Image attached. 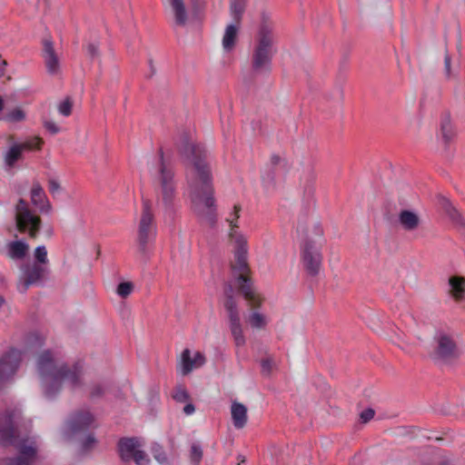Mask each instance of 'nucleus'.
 Masks as SVG:
<instances>
[{
	"label": "nucleus",
	"mask_w": 465,
	"mask_h": 465,
	"mask_svg": "<svg viewBox=\"0 0 465 465\" xmlns=\"http://www.w3.org/2000/svg\"><path fill=\"white\" fill-rule=\"evenodd\" d=\"M181 365H182V374L187 375L189 374L194 366L193 359L191 358V351L189 349H184L181 355Z\"/></svg>",
	"instance_id": "2f4dec72"
},
{
	"label": "nucleus",
	"mask_w": 465,
	"mask_h": 465,
	"mask_svg": "<svg viewBox=\"0 0 465 465\" xmlns=\"http://www.w3.org/2000/svg\"><path fill=\"white\" fill-rule=\"evenodd\" d=\"M20 145H22V149L25 151H32V150H40L42 144L44 143V141L40 137H32L27 139L26 141L23 143H18Z\"/></svg>",
	"instance_id": "c9c22d12"
},
{
	"label": "nucleus",
	"mask_w": 465,
	"mask_h": 465,
	"mask_svg": "<svg viewBox=\"0 0 465 465\" xmlns=\"http://www.w3.org/2000/svg\"><path fill=\"white\" fill-rule=\"evenodd\" d=\"M36 369L47 398L55 397L61 391L64 381H68L73 390L82 385V366L78 362L72 367L65 363L58 364L50 350L43 351L38 356Z\"/></svg>",
	"instance_id": "f03ea898"
},
{
	"label": "nucleus",
	"mask_w": 465,
	"mask_h": 465,
	"mask_svg": "<svg viewBox=\"0 0 465 465\" xmlns=\"http://www.w3.org/2000/svg\"><path fill=\"white\" fill-rule=\"evenodd\" d=\"M232 424L236 429H242L247 423V408L242 403L233 401L231 406Z\"/></svg>",
	"instance_id": "4be33fe9"
},
{
	"label": "nucleus",
	"mask_w": 465,
	"mask_h": 465,
	"mask_svg": "<svg viewBox=\"0 0 465 465\" xmlns=\"http://www.w3.org/2000/svg\"><path fill=\"white\" fill-rule=\"evenodd\" d=\"M24 152L22 145L18 143H14L4 155L5 164L8 168L15 167L17 162L24 159Z\"/></svg>",
	"instance_id": "5701e85b"
},
{
	"label": "nucleus",
	"mask_w": 465,
	"mask_h": 465,
	"mask_svg": "<svg viewBox=\"0 0 465 465\" xmlns=\"http://www.w3.org/2000/svg\"><path fill=\"white\" fill-rule=\"evenodd\" d=\"M43 125L51 134H56L60 132L59 126L51 120H44Z\"/></svg>",
	"instance_id": "09e8293b"
},
{
	"label": "nucleus",
	"mask_w": 465,
	"mask_h": 465,
	"mask_svg": "<svg viewBox=\"0 0 465 465\" xmlns=\"http://www.w3.org/2000/svg\"><path fill=\"white\" fill-rule=\"evenodd\" d=\"M277 166H282L283 168H286L287 161L284 158H282L278 154H272L270 158V167L276 168Z\"/></svg>",
	"instance_id": "49530a36"
},
{
	"label": "nucleus",
	"mask_w": 465,
	"mask_h": 465,
	"mask_svg": "<svg viewBox=\"0 0 465 465\" xmlns=\"http://www.w3.org/2000/svg\"><path fill=\"white\" fill-rule=\"evenodd\" d=\"M7 65V62L0 56V77L5 74V66ZM4 109V100L0 96V112H2Z\"/></svg>",
	"instance_id": "13d9d810"
},
{
	"label": "nucleus",
	"mask_w": 465,
	"mask_h": 465,
	"mask_svg": "<svg viewBox=\"0 0 465 465\" xmlns=\"http://www.w3.org/2000/svg\"><path fill=\"white\" fill-rule=\"evenodd\" d=\"M203 456V448L200 443L193 442L191 444L189 459L193 465H200Z\"/></svg>",
	"instance_id": "473e14b6"
},
{
	"label": "nucleus",
	"mask_w": 465,
	"mask_h": 465,
	"mask_svg": "<svg viewBox=\"0 0 465 465\" xmlns=\"http://www.w3.org/2000/svg\"><path fill=\"white\" fill-rule=\"evenodd\" d=\"M227 222L231 225V231H230L229 235L231 238H234V240H235L237 235H242L241 233H237L235 231V229L238 228V225H237V223H233V221L231 220L230 218H227Z\"/></svg>",
	"instance_id": "bf43d9fd"
},
{
	"label": "nucleus",
	"mask_w": 465,
	"mask_h": 465,
	"mask_svg": "<svg viewBox=\"0 0 465 465\" xmlns=\"http://www.w3.org/2000/svg\"><path fill=\"white\" fill-rule=\"evenodd\" d=\"M173 398L177 402H185L190 399V395L183 386L179 385L175 387Z\"/></svg>",
	"instance_id": "79ce46f5"
},
{
	"label": "nucleus",
	"mask_w": 465,
	"mask_h": 465,
	"mask_svg": "<svg viewBox=\"0 0 465 465\" xmlns=\"http://www.w3.org/2000/svg\"><path fill=\"white\" fill-rule=\"evenodd\" d=\"M247 240L243 235H237L235 239V251L234 257L236 261V267L241 272L249 271L247 262Z\"/></svg>",
	"instance_id": "a211bd4d"
},
{
	"label": "nucleus",
	"mask_w": 465,
	"mask_h": 465,
	"mask_svg": "<svg viewBox=\"0 0 465 465\" xmlns=\"http://www.w3.org/2000/svg\"><path fill=\"white\" fill-rule=\"evenodd\" d=\"M237 283L239 292L242 294L244 299L255 308L262 305V300L254 292L252 288V282L250 277L240 274L237 277Z\"/></svg>",
	"instance_id": "4468645a"
},
{
	"label": "nucleus",
	"mask_w": 465,
	"mask_h": 465,
	"mask_svg": "<svg viewBox=\"0 0 465 465\" xmlns=\"http://www.w3.org/2000/svg\"><path fill=\"white\" fill-rule=\"evenodd\" d=\"M94 421V415L87 411H80L72 415L69 427L72 432L87 430Z\"/></svg>",
	"instance_id": "dca6fc26"
},
{
	"label": "nucleus",
	"mask_w": 465,
	"mask_h": 465,
	"mask_svg": "<svg viewBox=\"0 0 465 465\" xmlns=\"http://www.w3.org/2000/svg\"><path fill=\"white\" fill-rule=\"evenodd\" d=\"M238 26L236 25H229L225 28L223 37V47L225 51L229 52L233 49L237 38Z\"/></svg>",
	"instance_id": "a878e982"
},
{
	"label": "nucleus",
	"mask_w": 465,
	"mask_h": 465,
	"mask_svg": "<svg viewBox=\"0 0 465 465\" xmlns=\"http://www.w3.org/2000/svg\"><path fill=\"white\" fill-rule=\"evenodd\" d=\"M21 360V351L16 349H10L0 358V388L16 372Z\"/></svg>",
	"instance_id": "9b49d317"
},
{
	"label": "nucleus",
	"mask_w": 465,
	"mask_h": 465,
	"mask_svg": "<svg viewBox=\"0 0 465 465\" xmlns=\"http://www.w3.org/2000/svg\"><path fill=\"white\" fill-rule=\"evenodd\" d=\"M15 227L21 233H27L32 239H35L42 228V219L36 215L28 206L27 202L20 198L15 207Z\"/></svg>",
	"instance_id": "0eeeda50"
},
{
	"label": "nucleus",
	"mask_w": 465,
	"mask_h": 465,
	"mask_svg": "<svg viewBox=\"0 0 465 465\" xmlns=\"http://www.w3.org/2000/svg\"><path fill=\"white\" fill-rule=\"evenodd\" d=\"M450 295L456 301L465 300V277L453 275L449 278Z\"/></svg>",
	"instance_id": "412c9836"
},
{
	"label": "nucleus",
	"mask_w": 465,
	"mask_h": 465,
	"mask_svg": "<svg viewBox=\"0 0 465 465\" xmlns=\"http://www.w3.org/2000/svg\"><path fill=\"white\" fill-rule=\"evenodd\" d=\"M5 298L3 296H0V307L5 303Z\"/></svg>",
	"instance_id": "69168bd1"
},
{
	"label": "nucleus",
	"mask_w": 465,
	"mask_h": 465,
	"mask_svg": "<svg viewBox=\"0 0 465 465\" xmlns=\"http://www.w3.org/2000/svg\"><path fill=\"white\" fill-rule=\"evenodd\" d=\"M139 445L135 437L120 438L117 443V451L121 460L124 462L131 460Z\"/></svg>",
	"instance_id": "f3484780"
},
{
	"label": "nucleus",
	"mask_w": 465,
	"mask_h": 465,
	"mask_svg": "<svg viewBox=\"0 0 465 465\" xmlns=\"http://www.w3.org/2000/svg\"><path fill=\"white\" fill-rule=\"evenodd\" d=\"M179 152L187 160L185 180L191 210L200 223L214 228L218 219L217 204L207 151L202 144L185 140Z\"/></svg>",
	"instance_id": "f257e3e1"
},
{
	"label": "nucleus",
	"mask_w": 465,
	"mask_h": 465,
	"mask_svg": "<svg viewBox=\"0 0 465 465\" xmlns=\"http://www.w3.org/2000/svg\"><path fill=\"white\" fill-rule=\"evenodd\" d=\"M247 6V0H231L230 13L234 22L239 25Z\"/></svg>",
	"instance_id": "cd10ccee"
},
{
	"label": "nucleus",
	"mask_w": 465,
	"mask_h": 465,
	"mask_svg": "<svg viewBox=\"0 0 465 465\" xmlns=\"http://www.w3.org/2000/svg\"><path fill=\"white\" fill-rule=\"evenodd\" d=\"M173 12L174 23L178 26H184L187 23L188 14L183 0H169Z\"/></svg>",
	"instance_id": "b1692460"
},
{
	"label": "nucleus",
	"mask_w": 465,
	"mask_h": 465,
	"mask_svg": "<svg viewBox=\"0 0 465 465\" xmlns=\"http://www.w3.org/2000/svg\"><path fill=\"white\" fill-rule=\"evenodd\" d=\"M249 324L255 329H263L267 325V319L262 313L253 312L248 318Z\"/></svg>",
	"instance_id": "72a5a7b5"
},
{
	"label": "nucleus",
	"mask_w": 465,
	"mask_h": 465,
	"mask_svg": "<svg viewBox=\"0 0 465 465\" xmlns=\"http://www.w3.org/2000/svg\"><path fill=\"white\" fill-rule=\"evenodd\" d=\"M192 1V9L193 16L201 20L203 15V12L205 9L206 3L204 0H191Z\"/></svg>",
	"instance_id": "4c0bfd02"
},
{
	"label": "nucleus",
	"mask_w": 465,
	"mask_h": 465,
	"mask_svg": "<svg viewBox=\"0 0 465 465\" xmlns=\"http://www.w3.org/2000/svg\"><path fill=\"white\" fill-rule=\"evenodd\" d=\"M16 411L15 410H5L0 414V443L1 445H15L18 432L15 424Z\"/></svg>",
	"instance_id": "9d476101"
},
{
	"label": "nucleus",
	"mask_w": 465,
	"mask_h": 465,
	"mask_svg": "<svg viewBox=\"0 0 465 465\" xmlns=\"http://www.w3.org/2000/svg\"><path fill=\"white\" fill-rule=\"evenodd\" d=\"M275 179H276L275 168L270 167V170L265 173L263 180L265 183L274 186Z\"/></svg>",
	"instance_id": "3c124183"
},
{
	"label": "nucleus",
	"mask_w": 465,
	"mask_h": 465,
	"mask_svg": "<svg viewBox=\"0 0 465 465\" xmlns=\"http://www.w3.org/2000/svg\"><path fill=\"white\" fill-rule=\"evenodd\" d=\"M315 180L316 174L313 171H311L303 186V195L308 201L314 199V194L316 191Z\"/></svg>",
	"instance_id": "c85d7f7f"
},
{
	"label": "nucleus",
	"mask_w": 465,
	"mask_h": 465,
	"mask_svg": "<svg viewBox=\"0 0 465 465\" xmlns=\"http://www.w3.org/2000/svg\"><path fill=\"white\" fill-rule=\"evenodd\" d=\"M301 255L302 265L307 274L311 277L317 276L322 268V254L315 242L306 239L302 245Z\"/></svg>",
	"instance_id": "6e6552de"
},
{
	"label": "nucleus",
	"mask_w": 465,
	"mask_h": 465,
	"mask_svg": "<svg viewBox=\"0 0 465 465\" xmlns=\"http://www.w3.org/2000/svg\"><path fill=\"white\" fill-rule=\"evenodd\" d=\"M148 65L150 68V74L147 77L152 78L156 74V67L154 65L153 58L148 59Z\"/></svg>",
	"instance_id": "680f3d73"
},
{
	"label": "nucleus",
	"mask_w": 465,
	"mask_h": 465,
	"mask_svg": "<svg viewBox=\"0 0 465 465\" xmlns=\"http://www.w3.org/2000/svg\"><path fill=\"white\" fill-rule=\"evenodd\" d=\"M398 222L402 230L414 232L420 227L421 220L414 211L404 209L399 213Z\"/></svg>",
	"instance_id": "aec40b11"
},
{
	"label": "nucleus",
	"mask_w": 465,
	"mask_h": 465,
	"mask_svg": "<svg viewBox=\"0 0 465 465\" xmlns=\"http://www.w3.org/2000/svg\"><path fill=\"white\" fill-rule=\"evenodd\" d=\"M439 203L452 225L460 232H465V217L457 210L446 197H440Z\"/></svg>",
	"instance_id": "ddd939ff"
},
{
	"label": "nucleus",
	"mask_w": 465,
	"mask_h": 465,
	"mask_svg": "<svg viewBox=\"0 0 465 465\" xmlns=\"http://www.w3.org/2000/svg\"><path fill=\"white\" fill-rule=\"evenodd\" d=\"M273 28L270 15L262 11L252 57V69L256 74H270L272 71V57L276 54Z\"/></svg>",
	"instance_id": "7ed1b4c3"
},
{
	"label": "nucleus",
	"mask_w": 465,
	"mask_h": 465,
	"mask_svg": "<svg viewBox=\"0 0 465 465\" xmlns=\"http://www.w3.org/2000/svg\"><path fill=\"white\" fill-rule=\"evenodd\" d=\"M237 459L239 460L238 465H241V463H244L246 461L245 457L242 455H239Z\"/></svg>",
	"instance_id": "0e129e2a"
},
{
	"label": "nucleus",
	"mask_w": 465,
	"mask_h": 465,
	"mask_svg": "<svg viewBox=\"0 0 465 465\" xmlns=\"http://www.w3.org/2000/svg\"><path fill=\"white\" fill-rule=\"evenodd\" d=\"M28 244L23 241H13L8 243V252L12 259H24L28 252Z\"/></svg>",
	"instance_id": "393cba45"
},
{
	"label": "nucleus",
	"mask_w": 465,
	"mask_h": 465,
	"mask_svg": "<svg viewBox=\"0 0 465 465\" xmlns=\"http://www.w3.org/2000/svg\"><path fill=\"white\" fill-rule=\"evenodd\" d=\"M87 54L93 60L100 55L99 46L97 44L90 43L87 45Z\"/></svg>",
	"instance_id": "8fccbe9b"
},
{
	"label": "nucleus",
	"mask_w": 465,
	"mask_h": 465,
	"mask_svg": "<svg viewBox=\"0 0 465 465\" xmlns=\"http://www.w3.org/2000/svg\"><path fill=\"white\" fill-rule=\"evenodd\" d=\"M18 455L0 460V465H33L37 458L38 449L35 440L23 439L16 445Z\"/></svg>",
	"instance_id": "1a4fd4ad"
},
{
	"label": "nucleus",
	"mask_w": 465,
	"mask_h": 465,
	"mask_svg": "<svg viewBox=\"0 0 465 465\" xmlns=\"http://www.w3.org/2000/svg\"><path fill=\"white\" fill-rule=\"evenodd\" d=\"M35 259L38 264L45 266L48 263L47 251L45 246L41 245L35 248Z\"/></svg>",
	"instance_id": "ea45409f"
},
{
	"label": "nucleus",
	"mask_w": 465,
	"mask_h": 465,
	"mask_svg": "<svg viewBox=\"0 0 465 465\" xmlns=\"http://www.w3.org/2000/svg\"><path fill=\"white\" fill-rule=\"evenodd\" d=\"M444 71L447 78L451 76V58L448 52H446L444 56Z\"/></svg>",
	"instance_id": "864d4df0"
},
{
	"label": "nucleus",
	"mask_w": 465,
	"mask_h": 465,
	"mask_svg": "<svg viewBox=\"0 0 465 465\" xmlns=\"http://www.w3.org/2000/svg\"><path fill=\"white\" fill-rule=\"evenodd\" d=\"M153 183L157 188L167 215L173 220L176 183L173 167L165 162L164 153L162 148L159 149V163L153 176Z\"/></svg>",
	"instance_id": "20e7f679"
},
{
	"label": "nucleus",
	"mask_w": 465,
	"mask_h": 465,
	"mask_svg": "<svg viewBox=\"0 0 465 465\" xmlns=\"http://www.w3.org/2000/svg\"><path fill=\"white\" fill-rule=\"evenodd\" d=\"M48 272L49 269L46 266L35 262L25 271V280L21 292H25L30 285L41 282Z\"/></svg>",
	"instance_id": "2eb2a0df"
},
{
	"label": "nucleus",
	"mask_w": 465,
	"mask_h": 465,
	"mask_svg": "<svg viewBox=\"0 0 465 465\" xmlns=\"http://www.w3.org/2000/svg\"><path fill=\"white\" fill-rule=\"evenodd\" d=\"M195 411V407L193 403H188L184 406L183 408V412L186 414V415H191Z\"/></svg>",
	"instance_id": "e2e57ef3"
},
{
	"label": "nucleus",
	"mask_w": 465,
	"mask_h": 465,
	"mask_svg": "<svg viewBox=\"0 0 465 465\" xmlns=\"http://www.w3.org/2000/svg\"><path fill=\"white\" fill-rule=\"evenodd\" d=\"M73 101L70 97H66L58 105V112L64 116H69L72 114Z\"/></svg>",
	"instance_id": "37998d69"
},
{
	"label": "nucleus",
	"mask_w": 465,
	"mask_h": 465,
	"mask_svg": "<svg viewBox=\"0 0 465 465\" xmlns=\"http://www.w3.org/2000/svg\"><path fill=\"white\" fill-rule=\"evenodd\" d=\"M156 225L152 211L150 200H143V211L138 224L137 243L138 250L143 255H148L149 246L153 242L156 236Z\"/></svg>",
	"instance_id": "423d86ee"
},
{
	"label": "nucleus",
	"mask_w": 465,
	"mask_h": 465,
	"mask_svg": "<svg viewBox=\"0 0 465 465\" xmlns=\"http://www.w3.org/2000/svg\"><path fill=\"white\" fill-rule=\"evenodd\" d=\"M31 202L41 213H49L52 210L50 202L39 183L33 184L31 189Z\"/></svg>",
	"instance_id": "6ab92c4d"
},
{
	"label": "nucleus",
	"mask_w": 465,
	"mask_h": 465,
	"mask_svg": "<svg viewBox=\"0 0 465 465\" xmlns=\"http://www.w3.org/2000/svg\"><path fill=\"white\" fill-rule=\"evenodd\" d=\"M441 138L446 145H448L455 137V131L450 122V115L442 117L440 122Z\"/></svg>",
	"instance_id": "bb28decb"
},
{
	"label": "nucleus",
	"mask_w": 465,
	"mask_h": 465,
	"mask_svg": "<svg viewBox=\"0 0 465 465\" xmlns=\"http://www.w3.org/2000/svg\"><path fill=\"white\" fill-rule=\"evenodd\" d=\"M136 465H148L150 463V459L145 451L137 450L133 458H132Z\"/></svg>",
	"instance_id": "c03bdc74"
},
{
	"label": "nucleus",
	"mask_w": 465,
	"mask_h": 465,
	"mask_svg": "<svg viewBox=\"0 0 465 465\" xmlns=\"http://www.w3.org/2000/svg\"><path fill=\"white\" fill-rule=\"evenodd\" d=\"M43 57L47 73L51 75L57 74L60 71V63L51 39L43 40Z\"/></svg>",
	"instance_id": "f8f14e48"
},
{
	"label": "nucleus",
	"mask_w": 465,
	"mask_h": 465,
	"mask_svg": "<svg viewBox=\"0 0 465 465\" xmlns=\"http://www.w3.org/2000/svg\"><path fill=\"white\" fill-rule=\"evenodd\" d=\"M273 366V359L271 356H268L261 361V368L262 374L264 376H269L272 373Z\"/></svg>",
	"instance_id": "a18cd8bd"
},
{
	"label": "nucleus",
	"mask_w": 465,
	"mask_h": 465,
	"mask_svg": "<svg viewBox=\"0 0 465 465\" xmlns=\"http://www.w3.org/2000/svg\"><path fill=\"white\" fill-rule=\"evenodd\" d=\"M223 292H224V298H225L224 301H228L229 299L235 300L234 296H233L234 290H233L232 285L230 282L224 283Z\"/></svg>",
	"instance_id": "603ef678"
},
{
	"label": "nucleus",
	"mask_w": 465,
	"mask_h": 465,
	"mask_svg": "<svg viewBox=\"0 0 465 465\" xmlns=\"http://www.w3.org/2000/svg\"><path fill=\"white\" fill-rule=\"evenodd\" d=\"M104 393V388L100 384H95L92 387L90 391L91 398H99L102 397Z\"/></svg>",
	"instance_id": "5fc2aeb1"
},
{
	"label": "nucleus",
	"mask_w": 465,
	"mask_h": 465,
	"mask_svg": "<svg viewBox=\"0 0 465 465\" xmlns=\"http://www.w3.org/2000/svg\"><path fill=\"white\" fill-rule=\"evenodd\" d=\"M97 444V440L93 433L88 434L81 442L82 452L86 453L93 450Z\"/></svg>",
	"instance_id": "58836bf2"
},
{
	"label": "nucleus",
	"mask_w": 465,
	"mask_h": 465,
	"mask_svg": "<svg viewBox=\"0 0 465 465\" xmlns=\"http://www.w3.org/2000/svg\"><path fill=\"white\" fill-rule=\"evenodd\" d=\"M433 343L430 358L435 363L450 366L459 361L461 351L451 334L438 331L433 337Z\"/></svg>",
	"instance_id": "39448f33"
},
{
	"label": "nucleus",
	"mask_w": 465,
	"mask_h": 465,
	"mask_svg": "<svg viewBox=\"0 0 465 465\" xmlns=\"http://www.w3.org/2000/svg\"><path fill=\"white\" fill-rule=\"evenodd\" d=\"M25 119V113L19 107H16L5 114V120L10 123H19Z\"/></svg>",
	"instance_id": "e433bc0d"
},
{
	"label": "nucleus",
	"mask_w": 465,
	"mask_h": 465,
	"mask_svg": "<svg viewBox=\"0 0 465 465\" xmlns=\"http://www.w3.org/2000/svg\"><path fill=\"white\" fill-rule=\"evenodd\" d=\"M205 361H206L205 356L202 352L197 351L194 354L193 362H194L195 368L202 367L203 365L205 364Z\"/></svg>",
	"instance_id": "4d7b16f0"
},
{
	"label": "nucleus",
	"mask_w": 465,
	"mask_h": 465,
	"mask_svg": "<svg viewBox=\"0 0 465 465\" xmlns=\"http://www.w3.org/2000/svg\"><path fill=\"white\" fill-rule=\"evenodd\" d=\"M230 330H231L232 335L233 337L234 343H235L236 347H242V346L245 345L246 340L242 333V328L241 325V322H231Z\"/></svg>",
	"instance_id": "c756f323"
},
{
	"label": "nucleus",
	"mask_w": 465,
	"mask_h": 465,
	"mask_svg": "<svg viewBox=\"0 0 465 465\" xmlns=\"http://www.w3.org/2000/svg\"><path fill=\"white\" fill-rule=\"evenodd\" d=\"M240 212H241V206L238 204H235L233 207V213L230 215V219L233 221V223H236V221L240 217Z\"/></svg>",
	"instance_id": "052dcab7"
},
{
	"label": "nucleus",
	"mask_w": 465,
	"mask_h": 465,
	"mask_svg": "<svg viewBox=\"0 0 465 465\" xmlns=\"http://www.w3.org/2000/svg\"><path fill=\"white\" fill-rule=\"evenodd\" d=\"M48 189L52 194L58 193L61 190L59 182L55 179H50L48 181Z\"/></svg>",
	"instance_id": "6e6d98bb"
},
{
	"label": "nucleus",
	"mask_w": 465,
	"mask_h": 465,
	"mask_svg": "<svg viewBox=\"0 0 465 465\" xmlns=\"http://www.w3.org/2000/svg\"><path fill=\"white\" fill-rule=\"evenodd\" d=\"M223 306L228 314L229 323L241 322L240 313L235 300L229 299L228 301H224Z\"/></svg>",
	"instance_id": "7c9ffc66"
},
{
	"label": "nucleus",
	"mask_w": 465,
	"mask_h": 465,
	"mask_svg": "<svg viewBox=\"0 0 465 465\" xmlns=\"http://www.w3.org/2000/svg\"><path fill=\"white\" fill-rule=\"evenodd\" d=\"M151 452L153 458L161 464H166L168 458L162 445L157 442H153L151 446Z\"/></svg>",
	"instance_id": "f704fd0d"
},
{
	"label": "nucleus",
	"mask_w": 465,
	"mask_h": 465,
	"mask_svg": "<svg viewBox=\"0 0 465 465\" xmlns=\"http://www.w3.org/2000/svg\"><path fill=\"white\" fill-rule=\"evenodd\" d=\"M48 233L52 234L53 233V230L51 229L50 231H48Z\"/></svg>",
	"instance_id": "338daca9"
},
{
	"label": "nucleus",
	"mask_w": 465,
	"mask_h": 465,
	"mask_svg": "<svg viewBox=\"0 0 465 465\" xmlns=\"http://www.w3.org/2000/svg\"><path fill=\"white\" fill-rule=\"evenodd\" d=\"M375 415V411L373 409L371 408H367L365 409L364 411H362L360 414V419H361V421L362 423H367L369 422L371 420L373 419Z\"/></svg>",
	"instance_id": "de8ad7c7"
},
{
	"label": "nucleus",
	"mask_w": 465,
	"mask_h": 465,
	"mask_svg": "<svg viewBox=\"0 0 465 465\" xmlns=\"http://www.w3.org/2000/svg\"><path fill=\"white\" fill-rule=\"evenodd\" d=\"M134 291V284L132 282H123L117 286V294L122 298L128 297Z\"/></svg>",
	"instance_id": "a19ab883"
}]
</instances>
